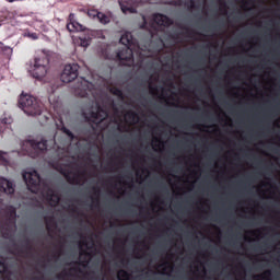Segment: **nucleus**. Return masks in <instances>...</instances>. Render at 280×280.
Segmentation results:
<instances>
[{
  "label": "nucleus",
  "mask_w": 280,
  "mask_h": 280,
  "mask_svg": "<svg viewBox=\"0 0 280 280\" xmlns=\"http://www.w3.org/2000/svg\"><path fill=\"white\" fill-rule=\"evenodd\" d=\"M19 104L26 115H31L32 117H34V115H40V108L38 107V103L34 96L30 94H22L20 96Z\"/></svg>",
  "instance_id": "1"
},
{
  "label": "nucleus",
  "mask_w": 280,
  "mask_h": 280,
  "mask_svg": "<svg viewBox=\"0 0 280 280\" xmlns=\"http://www.w3.org/2000/svg\"><path fill=\"white\" fill-rule=\"evenodd\" d=\"M49 65V59L45 55H39L35 58L31 73L33 78L37 80H43L47 75V67Z\"/></svg>",
  "instance_id": "2"
},
{
  "label": "nucleus",
  "mask_w": 280,
  "mask_h": 280,
  "mask_svg": "<svg viewBox=\"0 0 280 280\" xmlns=\"http://www.w3.org/2000/svg\"><path fill=\"white\" fill-rule=\"evenodd\" d=\"M120 43L124 45V48L118 52L117 57L119 60H130L132 58V49H130L132 44V34H122L120 37Z\"/></svg>",
  "instance_id": "3"
},
{
  "label": "nucleus",
  "mask_w": 280,
  "mask_h": 280,
  "mask_svg": "<svg viewBox=\"0 0 280 280\" xmlns=\"http://www.w3.org/2000/svg\"><path fill=\"white\" fill-rule=\"evenodd\" d=\"M23 178L30 191L36 192L38 185H40V176H38V173H36V171H26L23 174Z\"/></svg>",
  "instance_id": "4"
},
{
  "label": "nucleus",
  "mask_w": 280,
  "mask_h": 280,
  "mask_svg": "<svg viewBox=\"0 0 280 280\" xmlns=\"http://www.w3.org/2000/svg\"><path fill=\"white\" fill-rule=\"evenodd\" d=\"M78 69H80V66H78L77 63L67 65L61 73V82H63L65 84L73 82V80L78 78Z\"/></svg>",
  "instance_id": "5"
},
{
  "label": "nucleus",
  "mask_w": 280,
  "mask_h": 280,
  "mask_svg": "<svg viewBox=\"0 0 280 280\" xmlns=\"http://www.w3.org/2000/svg\"><path fill=\"white\" fill-rule=\"evenodd\" d=\"M0 191L9 195L14 194V185L5 178H0Z\"/></svg>",
  "instance_id": "6"
},
{
  "label": "nucleus",
  "mask_w": 280,
  "mask_h": 280,
  "mask_svg": "<svg viewBox=\"0 0 280 280\" xmlns=\"http://www.w3.org/2000/svg\"><path fill=\"white\" fill-rule=\"evenodd\" d=\"M69 32H83L84 31V26H82V24H80V22H70L67 25Z\"/></svg>",
  "instance_id": "7"
},
{
  "label": "nucleus",
  "mask_w": 280,
  "mask_h": 280,
  "mask_svg": "<svg viewBox=\"0 0 280 280\" xmlns=\"http://www.w3.org/2000/svg\"><path fill=\"white\" fill-rule=\"evenodd\" d=\"M120 8L124 14H135V12H137V10L130 7V3L128 2H120Z\"/></svg>",
  "instance_id": "8"
},
{
  "label": "nucleus",
  "mask_w": 280,
  "mask_h": 280,
  "mask_svg": "<svg viewBox=\"0 0 280 280\" xmlns=\"http://www.w3.org/2000/svg\"><path fill=\"white\" fill-rule=\"evenodd\" d=\"M154 21L158 25H170V19L163 14L155 15Z\"/></svg>",
  "instance_id": "9"
},
{
  "label": "nucleus",
  "mask_w": 280,
  "mask_h": 280,
  "mask_svg": "<svg viewBox=\"0 0 280 280\" xmlns=\"http://www.w3.org/2000/svg\"><path fill=\"white\" fill-rule=\"evenodd\" d=\"M30 145H32L35 150H47V141H40L37 143L30 142Z\"/></svg>",
  "instance_id": "10"
},
{
  "label": "nucleus",
  "mask_w": 280,
  "mask_h": 280,
  "mask_svg": "<svg viewBox=\"0 0 280 280\" xmlns=\"http://www.w3.org/2000/svg\"><path fill=\"white\" fill-rule=\"evenodd\" d=\"M96 19H98L100 23H103V25L110 23V19L104 13H96Z\"/></svg>",
  "instance_id": "11"
},
{
  "label": "nucleus",
  "mask_w": 280,
  "mask_h": 280,
  "mask_svg": "<svg viewBox=\"0 0 280 280\" xmlns=\"http://www.w3.org/2000/svg\"><path fill=\"white\" fill-rule=\"evenodd\" d=\"M79 45L81 47H89V45H91V37L80 36L79 37Z\"/></svg>",
  "instance_id": "12"
},
{
  "label": "nucleus",
  "mask_w": 280,
  "mask_h": 280,
  "mask_svg": "<svg viewBox=\"0 0 280 280\" xmlns=\"http://www.w3.org/2000/svg\"><path fill=\"white\" fill-rule=\"evenodd\" d=\"M1 124H4V126H10V124H12V116L4 114L1 117Z\"/></svg>",
  "instance_id": "13"
},
{
  "label": "nucleus",
  "mask_w": 280,
  "mask_h": 280,
  "mask_svg": "<svg viewBox=\"0 0 280 280\" xmlns=\"http://www.w3.org/2000/svg\"><path fill=\"white\" fill-rule=\"evenodd\" d=\"M118 279L119 280H128L130 279V276L125 270L118 271Z\"/></svg>",
  "instance_id": "14"
},
{
  "label": "nucleus",
  "mask_w": 280,
  "mask_h": 280,
  "mask_svg": "<svg viewBox=\"0 0 280 280\" xmlns=\"http://www.w3.org/2000/svg\"><path fill=\"white\" fill-rule=\"evenodd\" d=\"M8 163V153H0V164L5 165Z\"/></svg>",
  "instance_id": "15"
},
{
  "label": "nucleus",
  "mask_w": 280,
  "mask_h": 280,
  "mask_svg": "<svg viewBox=\"0 0 280 280\" xmlns=\"http://www.w3.org/2000/svg\"><path fill=\"white\" fill-rule=\"evenodd\" d=\"M27 36H28V38H32L33 40H36V38H38V35H36L35 33H28Z\"/></svg>",
  "instance_id": "16"
},
{
  "label": "nucleus",
  "mask_w": 280,
  "mask_h": 280,
  "mask_svg": "<svg viewBox=\"0 0 280 280\" xmlns=\"http://www.w3.org/2000/svg\"><path fill=\"white\" fill-rule=\"evenodd\" d=\"M0 272H5V264L0 262Z\"/></svg>",
  "instance_id": "17"
},
{
  "label": "nucleus",
  "mask_w": 280,
  "mask_h": 280,
  "mask_svg": "<svg viewBox=\"0 0 280 280\" xmlns=\"http://www.w3.org/2000/svg\"><path fill=\"white\" fill-rule=\"evenodd\" d=\"M125 119H126V121H128L129 124H135V120H131V121L128 120V115L125 116Z\"/></svg>",
  "instance_id": "18"
},
{
  "label": "nucleus",
  "mask_w": 280,
  "mask_h": 280,
  "mask_svg": "<svg viewBox=\"0 0 280 280\" xmlns=\"http://www.w3.org/2000/svg\"><path fill=\"white\" fill-rule=\"evenodd\" d=\"M117 95H121V92H120V91H117Z\"/></svg>",
  "instance_id": "19"
},
{
  "label": "nucleus",
  "mask_w": 280,
  "mask_h": 280,
  "mask_svg": "<svg viewBox=\"0 0 280 280\" xmlns=\"http://www.w3.org/2000/svg\"><path fill=\"white\" fill-rule=\"evenodd\" d=\"M67 135H69V137H71V132L67 131Z\"/></svg>",
  "instance_id": "20"
},
{
  "label": "nucleus",
  "mask_w": 280,
  "mask_h": 280,
  "mask_svg": "<svg viewBox=\"0 0 280 280\" xmlns=\"http://www.w3.org/2000/svg\"><path fill=\"white\" fill-rule=\"evenodd\" d=\"M3 132V130L0 128V133H2Z\"/></svg>",
  "instance_id": "21"
},
{
  "label": "nucleus",
  "mask_w": 280,
  "mask_h": 280,
  "mask_svg": "<svg viewBox=\"0 0 280 280\" xmlns=\"http://www.w3.org/2000/svg\"><path fill=\"white\" fill-rule=\"evenodd\" d=\"M55 198V200H58V197H54Z\"/></svg>",
  "instance_id": "22"
}]
</instances>
